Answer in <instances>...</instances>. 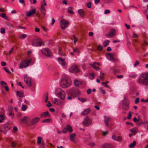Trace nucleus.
Wrapping results in <instances>:
<instances>
[{"label": "nucleus", "instance_id": "8fccbe9b", "mask_svg": "<svg viewBox=\"0 0 148 148\" xmlns=\"http://www.w3.org/2000/svg\"><path fill=\"white\" fill-rule=\"evenodd\" d=\"M139 64V62L138 61H136L134 64V66L136 67V66H138Z\"/></svg>", "mask_w": 148, "mask_h": 148}, {"label": "nucleus", "instance_id": "473e14b6", "mask_svg": "<svg viewBox=\"0 0 148 148\" xmlns=\"http://www.w3.org/2000/svg\"><path fill=\"white\" fill-rule=\"evenodd\" d=\"M27 37V35L25 34H23L19 36V38L21 39H24Z\"/></svg>", "mask_w": 148, "mask_h": 148}, {"label": "nucleus", "instance_id": "6e6552de", "mask_svg": "<svg viewBox=\"0 0 148 148\" xmlns=\"http://www.w3.org/2000/svg\"><path fill=\"white\" fill-rule=\"evenodd\" d=\"M69 25V22L67 20L62 19L60 20V25L62 29H65Z\"/></svg>", "mask_w": 148, "mask_h": 148}, {"label": "nucleus", "instance_id": "c85d7f7f", "mask_svg": "<svg viewBox=\"0 0 148 148\" xmlns=\"http://www.w3.org/2000/svg\"><path fill=\"white\" fill-rule=\"evenodd\" d=\"M136 145V142L135 140H134L133 143H131L129 146V147L130 148H133Z\"/></svg>", "mask_w": 148, "mask_h": 148}, {"label": "nucleus", "instance_id": "cd10ccee", "mask_svg": "<svg viewBox=\"0 0 148 148\" xmlns=\"http://www.w3.org/2000/svg\"><path fill=\"white\" fill-rule=\"evenodd\" d=\"M66 129L68 131L70 132H71L73 131L72 128L71 126L69 125H67L66 127Z\"/></svg>", "mask_w": 148, "mask_h": 148}, {"label": "nucleus", "instance_id": "a211bd4d", "mask_svg": "<svg viewBox=\"0 0 148 148\" xmlns=\"http://www.w3.org/2000/svg\"><path fill=\"white\" fill-rule=\"evenodd\" d=\"M58 59L59 63L62 66H64L65 65L66 62L64 61V59H62L61 58H59Z\"/></svg>", "mask_w": 148, "mask_h": 148}, {"label": "nucleus", "instance_id": "9d476101", "mask_svg": "<svg viewBox=\"0 0 148 148\" xmlns=\"http://www.w3.org/2000/svg\"><path fill=\"white\" fill-rule=\"evenodd\" d=\"M92 123V121L90 119L88 116H86L84 119L83 123L84 126H88L90 125Z\"/></svg>", "mask_w": 148, "mask_h": 148}, {"label": "nucleus", "instance_id": "37998d69", "mask_svg": "<svg viewBox=\"0 0 148 148\" xmlns=\"http://www.w3.org/2000/svg\"><path fill=\"white\" fill-rule=\"evenodd\" d=\"M14 47H12L11 49L9 51L8 53L7 54V55H10L11 53H12L13 50H14Z\"/></svg>", "mask_w": 148, "mask_h": 148}, {"label": "nucleus", "instance_id": "2f4dec72", "mask_svg": "<svg viewBox=\"0 0 148 148\" xmlns=\"http://www.w3.org/2000/svg\"><path fill=\"white\" fill-rule=\"evenodd\" d=\"M104 73H102L101 72H100V76H99V78L101 79V80L103 81L104 80Z\"/></svg>", "mask_w": 148, "mask_h": 148}, {"label": "nucleus", "instance_id": "79ce46f5", "mask_svg": "<svg viewBox=\"0 0 148 148\" xmlns=\"http://www.w3.org/2000/svg\"><path fill=\"white\" fill-rule=\"evenodd\" d=\"M97 49L98 51H101L103 49V47L102 46L99 45L98 46Z\"/></svg>", "mask_w": 148, "mask_h": 148}, {"label": "nucleus", "instance_id": "7c9ffc66", "mask_svg": "<svg viewBox=\"0 0 148 148\" xmlns=\"http://www.w3.org/2000/svg\"><path fill=\"white\" fill-rule=\"evenodd\" d=\"M72 7H69L68 8V12L69 13L71 14H74V12L72 10Z\"/></svg>", "mask_w": 148, "mask_h": 148}, {"label": "nucleus", "instance_id": "1a4fd4ad", "mask_svg": "<svg viewBox=\"0 0 148 148\" xmlns=\"http://www.w3.org/2000/svg\"><path fill=\"white\" fill-rule=\"evenodd\" d=\"M69 92L70 93L72 92V93L75 94V97L77 96H80L81 95V92L79 90L75 88H70Z\"/></svg>", "mask_w": 148, "mask_h": 148}, {"label": "nucleus", "instance_id": "7ed1b4c3", "mask_svg": "<svg viewBox=\"0 0 148 148\" xmlns=\"http://www.w3.org/2000/svg\"><path fill=\"white\" fill-rule=\"evenodd\" d=\"M32 61V59L28 60H22L19 64V68L21 69L28 67L30 65Z\"/></svg>", "mask_w": 148, "mask_h": 148}, {"label": "nucleus", "instance_id": "5fc2aeb1", "mask_svg": "<svg viewBox=\"0 0 148 148\" xmlns=\"http://www.w3.org/2000/svg\"><path fill=\"white\" fill-rule=\"evenodd\" d=\"M41 146L40 148H45V144L43 141H42L41 143Z\"/></svg>", "mask_w": 148, "mask_h": 148}, {"label": "nucleus", "instance_id": "423d86ee", "mask_svg": "<svg viewBox=\"0 0 148 148\" xmlns=\"http://www.w3.org/2000/svg\"><path fill=\"white\" fill-rule=\"evenodd\" d=\"M41 51L43 54L47 57H50L52 55V52L48 48H43L41 50Z\"/></svg>", "mask_w": 148, "mask_h": 148}, {"label": "nucleus", "instance_id": "052dcab7", "mask_svg": "<svg viewBox=\"0 0 148 148\" xmlns=\"http://www.w3.org/2000/svg\"><path fill=\"white\" fill-rule=\"evenodd\" d=\"M4 69L8 73H11L10 71L7 68L4 67Z\"/></svg>", "mask_w": 148, "mask_h": 148}, {"label": "nucleus", "instance_id": "6ab92c4d", "mask_svg": "<svg viewBox=\"0 0 148 148\" xmlns=\"http://www.w3.org/2000/svg\"><path fill=\"white\" fill-rule=\"evenodd\" d=\"M111 118L110 117L108 116H105L104 117V121L106 125L107 126H109V124L108 122L110 121Z\"/></svg>", "mask_w": 148, "mask_h": 148}, {"label": "nucleus", "instance_id": "dca6fc26", "mask_svg": "<svg viewBox=\"0 0 148 148\" xmlns=\"http://www.w3.org/2000/svg\"><path fill=\"white\" fill-rule=\"evenodd\" d=\"M69 96L67 97V98L68 100H70L72 99L73 98L75 97V94L73 93L72 92H71L70 93L69 92L68 93Z\"/></svg>", "mask_w": 148, "mask_h": 148}, {"label": "nucleus", "instance_id": "a878e982", "mask_svg": "<svg viewBox=\"0 0 148 148\" xmlns=\"http://www.w3.org/2000/svg\"><path fill=\"white\" fill-rule=\"evenodd\" d=\"M138 129L136 127H134L130 129V130L132 132L133 135H135L138 131Z\"/></svg>", "mask_w": 148, "mask_h": 148}, {"label": "nucleus", "instance_id": "69168bd1", "mask_svg": "<svg viewBox=\"0 0 148 148\" xmlns=\"http://www.w3.org/2000/svg\"><path fill=\"white\" fill-rule=\"evenodd\" d=\"M87 6L89 8H90L91 7V3L90 2H89L87 3Z\"/></svg>", "mask_w": 148, "mask_h": 148}, {"label": "nucleus", "instance_id": "680f3d73", "mask_svg": "<svg viewBox=\"0 0 148 148\" xmlns=\"http://www.w3.org/2000/svg\"><path fill=\"white\" fill-rule=\"evenodd\" d=\"M110 13V11L109 10H106L104 12V14H109Z\"/></svg>", "mask_w": 148, "mask_h": 148}, {"label": "nucleus", "instance_id": "864d4df0", "mask_svg": "<svg viewBox=\"0 0 148 148\" xmlns=\"http://www.w3.org/2000/svg\"><path fill=\"white\" fill-rule=\"evenodd\" d=\"M140 119H137L136 117L134 118L133 119V121L135 122H137L139 121Z\"/></svg>", "mask_w": 148, "mask_h": 148}, {"label": "nucleus", "instance_id": "f03ea898", "mask_svg": "<svg viewBox=\"0 0 148 148\" xmlns=\"http://www.w3.org/2000/svg\"><path fill=\"white\" fill-rule=\"evenodd\" d=\"M60 84L62 88H66L70 86L71 82L69 77H65L62 79Z\"/></svg>", "mask_w": 148, "mask_h": 148}, {"label": "nucleus", "instance_id": "6e6d98bb", "mask_svg": "<svg viewBox=\"0 0 148 148\" xmlns=\"http://www.w3.org/2000/svg\"><path fill=\"white\" fill-rule=\"evenodd\" d=\"M50 121V119H47L45 120H44L42 121V122L43 123H45V122H47L49 123V122Z\"/></svg>", "mask_w": 148, "mask_h": 148}, {"label": "nucleus", "instance_id": "20e7f679", "mask_svg": "<svg viewBox=\"0 0 148 148\" xmlns=\"http://www.w3.org/2000/svg\"><path fill=\"white\" fill-rule=\"evenodd\" d=\"M122 107L123 109L127 111L129 110V101L127 99V98L125 97H124V99L122 101Z\"/></svg>", "mask_w": 148, "mask_h": 148}, {"label": "nucleus", "instance_id": "9b49d317", "mask_svg": "<svg viewBox=\"0 0 148 148\" xmlns=\"http://www.w3.org/2000/svg\"><path fill=\"white\" fill-rule=\"evenodd\" d=\"M57 90L59 91V92L58 94V96L61 99H64L65 98L66 95L65 92L60 88L58 89Z\"/></svg>", "mask_w": 148, "mask_h": 148}, {"label": "nucleus", "instance_id": "58836bf2", "mask_svg": "<svg viewBox=\"0 0 148 148\" xmlns=\"http://www.w3.org/2000/svg\"><path fill=\"white\" fill-rule=\"evenodd\" d=\"M9 112H13V107L11 105H10L8 106Z\"/></svg>", "mask_w": 148, "mask_h": 148}, {"label": "nucleus", "instance_id": "4468645a", "mask_svg": "<svg viewBox=\"0 0 148 148\" xmlns=\"http://www.w3.org/2000/svg\"><path fill=\"white\" fill-rule=\"evenodd\" d=\"M40 120V118L38 117H35L30 122V124L31 125H33L37 123Z\"/></svg>", "mask_w": 148, "mask_h": 148}, {"label": "nucleus", "instance_id": "ea45409f", "mask_svg": "<svg viewBox=\"0 0 148 148\" xmlns=\"http://www.w3.org/2000/svg\"><path fill=\"white\" fill-rule=\"evenodd\" d=\"M42 138L40 137H38V140L37 141V143L38 144H41L42 141Z\"/></svg>", "mask_w": 148, "mask_h": 148}, {"label": "nucleus", "instance_id": "f257e3e1", "mask_svg": "<svg viewBox=\"0 0 148 148\" xmlns=\"http://www.w3.org/2000/svg\"><path fill=\"white\" fill-rule=\"evenodd\" d=\"M138 82L144 85L148 86V73H141L138 78Z\"/></svg>", "mask_w": 148, "mask_h": 148}, {"label": "nucleus", "instance_id": "0e129e2a", "mask_svg": "<svg viewBox=\"0 0 148 148\" xmlns=\"http://www.w3.org/2000/svg\"><path fill=\"white\" fill-rule=\"evenodd\" d=\"M91 92V89L89 88L87 90V92L88 94H90Z\"/></svg>", "mask_w": 148, "mask_h": 148}, {"label": "nucleus", "instance_id": "3c124183", "mask_svg": "<svg viewBox=\"0 0 148 148\" xmlns=\"http://www.w3.org/2000/svg\"><path fill=\"white\" fill-rule=\"evenodd\" d=\"M5 23L6 25L9 27H12V25L8 22H6Z\"/></svg>", "mask_w": 148, "mask_h": 148}, {"label": "nucleus", "instance_id": "5701e85b", "mask_svg": "<svg viewBox=\"0 0 148 148\" xmlns=\"http://www.w3.org/2000/svg\"><path fill=\"white\" fill-rule=\"evenodd\" d=\"M101 148H112V146L110 144H105L101 146Z\"/></svg>", "mask_w": 148, "mask_h": 148}, {"label": "nucleus", "instance_id": "4d7b16f0", "mask_svg": "<svg viewBox=\"0 0 148 148\" xmlns=\"http://www.w3.org/2000/svg\"><path fill=\"white\" fill-rule=\"evenodd\" d=\"M9 115L10 116H14V113L13 112H9Z\"/></svg>", "mask_w": 148, "mask_h": 148}, {"label": "nucleus", "instance_id": "338daca9", "mask_svg": "<svg viewBox=\"0 0 148 148\" xmlns=\"http://www.w3.org/2000/svg\"><path fill=\"white\" fill-rule=\"evenodd\" d=\"M0 118L1 119L3 120H4L5 119L4 116L2 114L0 115Z\"/></svg>", "mask_w": 148, "mask_h": 148}, {"label": "nucleus", "instance_id": "4be33fe9", "mask_svg": "<svg viewBox=\"0 0 148 148\" xmlns=\"http://www.w3.org/2000/svg\"><path fill=\"white\" fill-rule=\"evenodd\" d=\"M47 116H50L49 112L48 111L43 112L40 115V117L41 118H45Z\"/></svg>", "mask_w": 148, "mask_h": 148}, {"label": "nucleus", "instance_id": "bf43d9fd", "mask_svg": "<svg viewBox=\"0 0 148 148\" xmlns=\"http://www.w3.org/2000/svg\"><path fill=\"white\" fill-rule=\"evenodd\" d=\"M68 131V130L66 129V127L63 130L62 132L64 134H66Z\"/></svg>", "mask_w": 148, "mask_h": 148}, {"label": "nucleus", "instance_id": "c9c22d12", "mask_svg": "<svg viewBox=\"0 0 148 148\" xmlns=\"http://www.w3.org/2000/svg\"><path fill=\"white\" fill-rule=\"evenodd\" d=\"M54 103L58 105H60V100H58L57 99L55 98L54 99Z\"/></svg>", "mask_w": 148, "mask_h": 148}, {"label": "nucleus", "instance_id": "ddd939ff", "mask_svg": "<svg viewBox=\"0 0 148 148\" xmlns=\"http://www.w3.org/2000/svg\"><path fill=\"white\" fill-rule=\"evenodd\" d=\"M10 128V127L8 123H7L3 125L1 127V129L4 131H7L9 130Z\"/></svg>", "mask_w": 148, "mask_h": 148}, {"label": "nucleus", "instance_id": "e433bc0d", "mask_svg": "<svg viewBox=\"0 0 148 148\" xmlns=\"http://www.w3.org/2000/svg\"><path fill=\"white\" fill-rule=\"evenodd\" d=\"M75 85L76 86H78L79 84L80 83V82L77 79H75L74 81Z\"/></svg>", "mask_w": 148, "mask_h": 148}, {"label": "nucleus", "instance_id": "4c0bfd02", "mask_svg": "<svg viewBox=\"0 0 148 148\" xmlns=\"http://www.w3.org/2000/svg\"><path fill=\"white\" fill-rule=\"evenodd\" d=\"M95 63H94L93 64H91V65L95 69L96 71H98L100 70V69L99 67H96L95 65Z\"/></svg>", "mask_w": 148, "mask_h": 148}, {"label": "nucleus", "instance_id": "c756f323", "mask_svg": "<svg viewBox=\"0 0 148 148\" xmlns=\"http://www.w3.org/2000/svg\"><path fill=\"white\" fill-rule=\"evenodd\" d=\"M17 95L20 97H23V92L17 91L16 92Z\"/></svg>", "mask_w": 148, "mask_h": 148}, {"label": "nucleus", "instance_id": "09e8293b", "mask_svg": "<svg viewBox=\"0 0 148 148\" xmlns=\"http://www.w3.org/2000/svg\"><path fill=\"white\" fill-rule=\"evenodd\" d=\"M1 32L2 34H4L5 32V29L4 28L2 27L1 29Z\"/></svg>", "mask_w": 148, "mask_h": 148}, {"label": "nucleus", "instance_id": "2eb2a0df", "mask_svg": "<svg viewBox=\"0 0 148 148\" xmlns=\"http://www.w3.org/2000/svg\"><path fill=\"white\" fill-rule=\"evenodd\" d=\"M115 30L114 29H112L110 30V32L108 33V34H106V36L107 37H112L115 34Z\"/></svg>", "mask_w": 148, "mask_h": 148}, {"label": "nucleus", "instance_id": "393cba45", "mask_svg": "<svg viewBox=\"0 0 148 148\" xmlns=\"http://www.w3.org/2000/svg\"><path fill=\"white\" fill-rule=\"evenodd\" d=\"M76 136V134L75 133H73L70 135V140L71 141L73 142L74 143H75V141L74 140Z\"/></svg>", "mask_w": 148, "mask_h": 148}, {"label": "nucleus", "instance_id": "f704fd0d", "mask_svg": "<svg viewBox=\"0 0 148 148\" xmlns=\"http://www.w3.org/2000/svg\"><path fill=\"white\" fill-rule=\"evenodd\" d=\"M109 42L110 40H108L105 41L103 43V45L105 47H106L108 45Z\"/></svg>", "mask_w": 148, "mask_h": 148}, {"label": "nucleus", "instance_id": "c03bdc74", "mask_svg": "<svg viewBox=\"0 0 148 148\" xmlns=\"http://www.w3.org/2000/svg\"><path fill=\"white\" fill-rule=\"evenodd\" d=\"M137 76V75L135 74H130L129 75L130 77L132 78H135Z\"/></svg>", "mask_w": 148, "mask_h": 148}, {"label": "nucleus", "instance_id": "f3484780", "mask_svg": "<svg viewBox=\"0 0 148 148\" xmlns=\"http://www.w3.org/2000/svg\"><path fill=\"white\" fill-rule=\"evenodd\" d=\"M90 111L91 109L90 108H87L82 112L81 114L82 115L85 116L88 114L90 112Z\"/></svg>", "mask_w": 148, "mask_h": 148}, {"label": "nucleus", "instance_id": "de8ad7c7", "mask_svg": "<svg viewBox=\"0 0 148 148\" xmlns=\"http://www.w3.org/2000/svg\"><path fill=\"white\" fill-rule=\"evenodd\" d=\"M101 84H103L105 87L108 88H110L109 86L107 84H105L104 82H102Z\"/></svg>", "mask_w": 148, "mask_h": 148}, {"label": "nucleus", "instance_id": "13d9d810", "mask_svg": "<svg viewBox=\"0 0 148 148\" xmlns=\"http://www.w3.org/2000/svg\"><path fill=\"white\" fill-rule=\"evenodd\" d=\"M73 37L74 39V43L75 45L76 42L77 41V38L76 37H75L74 35L73 36Z\"/></svg>", "mask_w": 148, "mask_h": 148}, {"label": "nucleus", "instance_id": "412c9836", "mask_svg": "<svg viewBox=\"0 0 148 148\" xmlns=\"http://www.w3.org/2000/svg\"><path fill=\"white\" fill-rule=\"evenodd\" d=\"M112 138L113 139L117 141H121L122 140V138L121 136H119L116 137L115 135H113Z\"/></svg>", "mask_w": 148, "mask_h": 148}, {"label": "nucleus", "instance_id": "b1692460", "mask_svg": "<svg viewBox=\"0 0 148 148\" xmlns=\"http://www.w3.org/2000/svg\"><path fill=\"white\" fill-rule=\"evenodd\" d=\"M36 10L35 9H32L30 12H27V14L26 15L27 16H29L33 14H35L36 13Z\"/></svg>", "mask_w": 148, "mask_h": 148}, {"label": "nucleus", "instance_id": "f8f14e48", "mask_svg": "<svg viewBox=\"0 0 148 148\" xmlns=\"http://www.w3.org/2000/svg\"><path fill=\"white\" fill-rule=\"evenodd\" d=\"M69 70L70 72L74 73L79 72V71L77 68V65L71 66L69 68Z\"/></svg>", "mask_w": 148, "mask_h": 148}, {"label": "nucleus", "instance_id": "a19ab883", "mask_svg": "<svg viewBox=\"0 0 148 148\" xmlns=\"http://www.w3.org/2000/svg\"><path fill=\"white\" fill-rule=\"evenodd\" d=\"M27 108V107L26 105H23L21 107L22 110L23 111H25Z\"/></svg>", "mask_w": 148, "mask_h": 148}, {"label": "nucleus", "instance_id": "49530a36", "mask_svg": "<svg viewBox=\"0 0 148 148\" xmlns=\"http://www.w3.org/2000/svg\"><path fill=\"white\" fill-rule=\"evenodd\" d=\"M27 119V117L26 116H25L22 119H21L20 121L21 122H23L24 121H26Z\"/></svg>", "mask_w": 148, "mask_h": 148}, {"label": "nucleus", "instance_id": "a18cd8bd", "mask_svg": "<svg viewBox=\"0 0 148 148\" xmlns=\"http://www.w3.org/2000/svg\"><path fill=\"white\" fill-rule=\"evenodd\" d=\"M78 99L80 101L82 102H86L87 99H84V98H78Z\"/></svg>", "mask_w": 148, "mask_h": 148}, {"label": "nucleus", "instance_id": "e2e57ef3", "mask_svg": "<svg viewBox=\"0 0 148 148\" xmlns=\"http://www.w3.org/2000/svg\"><path fill=\"white\" fill-rule=\"evenodd\" d=\"M139 98H137L135 101V104H137L139 103Z\"/></svg>", "mask_w": 148, "mask_h": 148}, {"label": "nucleus", "instance_id": "0eeeda50", "mask_svg": "<svg viewBox=\"0 0 148 148\" xmlns=\"http://www.w3.org/2000/svg\"><path fill=\"white\" fill-rule=\"evenodd\" d=\"M24 80L27 86L30 87L31 86L32 84L31 79L28 76L27 74L24 75Z\"/></svg>", "mask_w": 148, "mask_h": 148}, {"label": "nucleus", "instance_id": "bb28decb", "mask_svg": "<svg viewBox=\"0 0 148 148\" xmlns=\"http://www.w3.org/2000/svg\"><path fill=\"white\" fill-rule=\"evenodd\" d=\"M78 12L81 17H83L84 16V12L82 10H78Z\"/></svg>", "mask_w": 148, "mask_h": 148}, {"label": "nucleus", "instance_id": "72a5a7b5", "mask_svg": "<svg viewBox=\"0 0 148 148\" xmlns=\"http://www.w3.org/2000/svg\"><path fill=\"white\" fill-rule=\"evenodd\" d=\"M62 50V48L61 47H59L58 49V54L62 56H65V54L62 53L61 51Z\"/></svg>", "mask_w": 148, "mask_h": 148}, {"label": "nucleus", "instance_id": "aec40b11", "mask_svg": "<svg viewBox=\"0 0 148 148\" xmlns=\"http://www.w3.org/2000/svg\"><path fill=\"white\" fill-rule=\"evenodd\" d=\"M44 3H41L40 6V10L41 12L45 15L46 13L45 9L44 7Z\"/></svg>", "mask_w": 148, "mask_h": 148}, {"label": "nucleus", "instance_id": "603ef678", "mask_svg": "<svg viewBox=\"0 0 148 148\" xmlns=\"http://www.w3.org/2000/svg\"><path fill=\"white\" fill-rule=\"evenodd\" d=\"M132 116L131 112L130 111L129 112L128 116L127 117V119H131Z\"/></svg>", "mask_w": 148, "mask_h": 148}, {"label": "nucleus", "instance_id": "39448f33", "mask_svg": "<svg viewBox=\"0 0 148 148\" xmlns=\"http://www.w3.org/2000/svg\"><path fill=\"white\" fill-rule=\"evenodd\" d=\"M44 44V42L41 41L40 39L38 37L35 38L32 42V45L34 46H40Z\"/></svg>", "mask_w": 148, "mask_h": 148}, {"label": "nucleus", "instance_id": "774afa93", "mask_svg": "<svg viewBox=\"0 0 148 148\" xmlns=\"http://www.w3.org/2000/svg\"><path fill=\"white\" fill-rule=\"evenodd\" d=\"M101 92L103 94H105L106 93L105 91L102 88L100 89Z\"/></svg>", "mask_w": 148, "mask_h": 148}]
</instances>
